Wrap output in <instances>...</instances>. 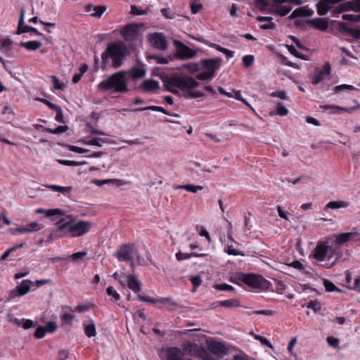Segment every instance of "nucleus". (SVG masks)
I'll use <instances>...</instances> for the list:
<instances>
[{
    "mask_svg": "<svg viewBox=\"0 0 360 360\" xmlns=\"http://www.w3.org/2000/svg\"><path fill=\"white\" fill-rule=\"evenodd\" d=\"M50 77L53 82V87L55 89L62 90L63 89V85L60 82V80L58 77L54 75H52Z\"/></svg>",
    "mask_w": 360,
    "mask_h": 360,
    "instance_id": "69168bd1",
    "label": "nucleus"
},
{
    "mask_svg": "<svg viewBox=\"0 0 360 360\" xmlns=\"http://www.w3.org/2000/svg\"><path fill=\"white\" fill-rule=\"evenodd\" d=\"M160 87L158 82L153 79H146L141 84V88L146 92L154 91Z\"/></svg>",
    "mask_w": 360,
    "mask_h": 360,
    "instance_id": "cd10ccee",
    "label": "nucleus"
},
{
    "mask_svg": "<svg viewBox=\"0 0 360 360\" xmlns=\"http://www.w3.org/2000/svg\"><path fill=\"white\" fill-rule=\"evenodd\" d=\"M311 24L316 29L325 31L328 27V23L326 20L322 18H316L311 21Z\"/></svg>",
    "mask_w": 360,
    "mask_h": 360,
    "instance_id": "e433bc0d",
    "label": "nucleus"
},
{
    "mask_svg": "<svg viewBox=\"0 0 360 360\" xmlns=\"http://www.w3.org/2000/svg\"><path fill=\"white\" fill-rule=\"evenodd\" d=\"M35 212L37 214H44L47 217H52L53 221H56L57 219H60V221H61L64 216V212L60 209L46 210L43 208H38L36 210Z\"/></svg>",
    "mask_w": 360,
    "mask_h": 360,
    "instance_id": "6ab92c4d",
    "label": "nucleus"
},
{
    "mask_svg": "<svg viewBox=\"0 0 360 360\" xmlns=\"http://www.w3.org/2000/svg\"><path fill=\"white\" fill-rule=\"evenodd\" d=\"M228 240L231 241V244H227L226 248H225V251L227 254L234 255V256H244V254L236 249L233 247V243H236L232 236H229Z\"/></svg>",
    "mask_w": 360,
    "mask_h": 360,
    "instance_id": "7c9ffc66",
    "label": "nucleus"
},
{
    "mask_svg": "<svg viewBox=\"0 0 360 360\" xmlns=\"http://www.w3.org/2000/svg\"><path fill=\"white\" fill-rule=\"evenodd\" d=\"M195 357H198L201 359L202 360H211V357L205 347H204L202 345H198L195 354L194 356Z\"/></svg>",
    "mask_w": 360,
    "mask_h": 360,
    "instance_id": "c9c22d12",
    "label": "nucleus"
},
{
    "mask_svg": "<svg viewBox=\"0 0 360 360\" xmlns=\"http://www.w3.org/2000/svg\"><path fill=\"white\" fill-rule=\"evenodd\" d=\"M326 341L330 346L334 348H337L340 344L339 340L337 338L334 337H328L326 338Z\"/></svg>",
    "mask_w": 360,
    "mask_h": 360,
    "instance_id": "e2e57ef3",
    "label": "nucleus"
},
{
    "mask_svg": "<svg viewBox=\"0 0 360 360\" xmlns=\"http://www.w3.org/2000/svg\"><path fill=\"white\" fill-rule=\"evenodd\" d=\"M336 4L333 0H320L316 4L317 13L320 15H326Z\"/></svg>",
    "mask_w": 360,
    "mask_h": 360,
    "instance_id": "b1692460",
    "label": "nucleus"
},
{
    "mask_svg": "<svg viewBox=\"0 0 360 360\" xmlns=\"http://www.w3.org/2000/svg\"><path fill=\"white\" fill-rule=\"evenodd\" d=\"M288 113V110L280 102L277 103L276 114L280 116H285Z\"/></svg>",
    "mask_w": 360,
    "mask_h": 360,
    "instance_id": "864d4df0",
    "label": "nucleus"
},
{
    "mask_svg": "<svg viewBox=\"0 0 360 360\" xmlns=\"http://www.w3.org/2000/svg\"><path fill=\"white\" fill-rule=\"evenodd\" d=\"M148 40L152 46L160 50L167 48V41L164 35L161 33H153L148 35Z\"/></svg>",
    "mask_w": 360,
    "mask_h": 360,
    "instance_id": "2eb2a0df",
    "label": "nucleus"
},
{
    "mask_svg": "<svg viewBox=\"0 0 360 360\" xmlns=\"http://www.w3.org/2000/svg\"><path fill=\"white\" fill-rule=\"evenodd\" d=\"M68 130L67 126H58L56 129L44 128V131L51 134H61Z\"/></svg>",
    "mask_w": 360,
    "mask_h": 360,
    "instance_id": "a18cd8bd",
    "label": "nucleus"
},
{
    "mask_svg": "<svg viewBox=\"0 0 360 360\" xmlns=\"http://www.w3.org/2000/svg\"><path fill=\"white\" fill-rule=\"evenodd\" d=\"M349 202L345 200L330 201L326 205V208L337 210L340 208H346L349 206Z\"/></svg>",
    "mask_w": 360,
    "mask_h": 360,
    "instance_id": "473e14b6",
    "label": "nucleus"
},
{
    "mask_svg": "<svg viewBox=\"0 0 360 360\" xmlns=\"http://www.w3.org/2000/svg\"><path fill=\"white\" fill-rule=\"evenodd\" d=\"M106 8L103 6H94L88 4L85 6V11L89 13L90 15L95 18H100L105 11Z\"/></svg>",
    "mask_w": 360,
    "mask_h": 360,
    "instance_id": "393cba45",
    "label": "nucleus"
},
{
    "mask_svg": "<svg viewBox=\"0 0 360 360\" xmlns=\"http://www.w3.org/2000/svg\"><path fill=\"white\" fill-rule=\"evenodd\" d=\"M160 303L167 306L169 310H174L178 307V304L171 297L160 298L158 299Z\"/></svg>",
    "mask_w": 360,
    "mask_h": 360,
    "instance_id": "4c0bfd02",
    "label": "nucleus"
},
{
    "mask_svg": "<svg viewBox=\"0 0 360 360\" xmlns=\"http://www.w3.org/2000/svg\"><path fill=\"white\" fill-rule=\"evenodd\" d=\"M358 236L359 233L356 231L340 233L335 236V243L339 246H342L349 241L355 242L359 240Z\"/></svg>",
    "mask_w": 360,
    "mask_h": 360,
    "instance_id": "4468645a",
    "label": "nucleus"
},
{
    "mask_svg": "<svg viewBox=\"0 0 360 360\" xmlns=\"http://www.w3.org/2000/svg\"><path fill=\"white\" fill-rule=\"evenodd\" d=\"M57 162L60 165L70 166V167H76V166L84 165L85 163L84 162H79L72 161V160H60V159L57 160Z\"/></svg>",
    "mask_w": 360,
    "mask_h": 360,
    "instance_id": "de8ad7c7",
    "label": "nucleus"
},
{
    "mask_svg": "<svg viewBox=\"0 0 360 360\" xmlns=\"http://www.w3.org/2000/svg\"><path fill=\"white\" fill-rule=\"evenodd\" d=\"M183 68H185L187 70V71L191 74H194L195 72H197L200 70V66L196 63H188L182 65L181 66Z\"/></svg>",
    "mask_w": 360,
    "mask_h": 360,
    "instance_id": "79ce46f5",
    "label": "nucleus"
},
{
    "mask_svg": "<svg viewBox=\"0 0 360 360\" xmlns=\"http://www.w3.org/2000/svg\"><path fill=\"white\" fill-rule=\"evenodd\" d=\"M98 88L105 91L113 90L117 93L127 92L128 86L125 72L120 71L110 75L108 78L100 82Z\"/></svg>",
    "mask_w": 360,
    "mask_h": 360,
    "instance_id": "20e7f679",
    "label": "nucleus"
},
{
    "mask_svg": "<svg viewBox=\"0 0 360 360\" xmlns=\"http://www.w3.org/2000/svg\"><path fill=\"white\" fill-rule=\"evenodd\" d=\"M174 45L177 47V56L180 59H190L196 56V51L179 41H174Z\"/></svg>",
    "mask_w": 360,
    "mask_h": 360,
    "instance_id": "ddd939ff",
    "label": "nucleus"
},
{
    "mask_svg": "<svg viewBox=\"0 0 360 360\" xmlns=\"http://www.w3.org/2000/svg\"><path fill=\"white\" fill-rule=\"evenodd\" d=\"M141 24L131 23L123 27L120 30L122 37L126 41H132L140 35Z\"/></svg>",
    "mask_w": 360,
    "mask_h": 360,
    "instance_id": "1a4fd4ad",
    "label": "nucleus"
},
{
    "mask_svg": "<svg viewBox=\"0 0 360 360\" xmlns=\"http://www.w3.org/2000/svg\"><path fill=\"white\" fill-rule=\"evenodd\" d=\"M86 251H81L72 254L70 255V257H71L74 262H77L79 259H83L85 256H86Z\"/></svg>",
    "mask_w": 360,
    "mask_h": 360,
    "instance_id": "6e6d98bb",
    "label": "nucleus"
},
{
    "mask_svg": "<svg viewBox=\"0 0 360 360\" xmlns=\"http://www.w3.org/2000/svg\"><path fill=\"white\" fill-rule=\"evenodd\" d=\"M245 274L242 272H238L233 276H231L230 281L234 283H236L238 285H242V283L245 284Z\"/></svg>",
    "mask_w": 360,
    "mask_h": 360,
    "instance_id": "ea45409f",
    "label": "nucleus"
},
{
    "mask_svg": "<svg viewBox=\"0 0 360 360\" xmlns=\"http://www.w3.org/2000/svg\"><path fill=\"white\" fill-rule=\"evenodd\" d=\"M320 108L323 112H327L330 115H339L342 112L352 113L354 111V108H347L335 105H321Z\"/></svg>",
    "mask_w": 360,
    "mask_h": 360,
    "instance_id": "aec40b11",
    "label": "nucleus"
},
{
    "mask_svg": "<svg viewBox=\"0 0 360 360\" xmlns=\"http://www.w3.org/2000/svg\"><path fill=\"white\" fill-rule=\"evenodd\" d=\"M338 255L327 243H319L312 252L313 257L317 261L324 262L322 265L326 269H330L334 266Z\"/></svg>",
    "mask_w": 360,
    "mask_h": 360,
    "instance_id": "f03ea898",
    "label": "nucleus"
},
{
    "mask_svg": "<svg viewBox=\"0 0 360 360\" xmlns=\"http://www.w3.org/2000/svg\"><path fill=\"white\" fill-rule=\"evenodd\" d=\"M218 306L226 307L229 308L237 307L240 306V303L236 300H227L223 301H219L217 302Z\"/></svg>",
    "mask_w": 360,
    "mask_h": 360,
    "instance_id": "a19ab883",
    "label": "nucleus"
},
{
    "mask_svg": "<svg viewBox=\"0 0 360 360\" xmlns=\"http://www.w3.org/2000/svg\"><path fill=\"white\" fill-rule=\"evenodd\" d=\"M342 19L350 22H359L360 15L343 14L342 15Z\"/></svg>",
    "mask_w": 360,
    "mask_h": 360,
    "instance_id": "8fccbe9b",
    "label": "nucleus"
},
{
    "mask_svg": "<svg viewBox=\"0 0 360 360\" xmlns=\"http://www.w3.org/2000/svg\"><path fill=\"white\" fill-rule=\"evenodd\" d=\"M40 101L41 102H43L44 104H46L51 109L54 110L56 112L61 113V108L58 105L51 103L49 101H48L45 98L40 99Z\"/></svg>",
    "mask_w": 360,
    "mask_h": 360,
    "instance_id": "bf43d9fd",
    "label": "nucleus"
},
{
    "mask_svg": "<svg viewBox=\"0 0 360 360\" xmlns=\"http://www.w3.org/2000/svg\"><path fill=\"white\" fill-rule=\"evenodd\" d=\"M20 46L26 49L28 51H36L41 46V43L39 41H29L25 42H20Z\"/></svg>",
    "mask_w": 360,
    "mask_h": 360,
    "instance_id": "72a5a7b5",
    "label": "nucleus"
},
{
    "mask_svg": "<svg viewBox=\"0 0 360 360\" xmlns=\"http://www.w3.org/2000/svg\"><path fill=\"white\" fill-rule=\"evenodd\" d=\"M151 110L153 111L161 112L165 115H169L168 112H167V110H165L162 107L155 106V105H150V106L143 108L135 109L133 111L134 112H139V111H144V110Z\"/></svg>",
    "mask_w": 360,
    "mask_h": 360,
    "instance_id": "37998d69",
    "label": "nucleus"
},
{
    "mask_svg": "<svg viewBox=\"0 0 360 360\" xmlns=\"http://www.w3.org/2000/svg\"><path fill=\"white\" fill-rule=\"evenodd\" d=\"M245 284L253 289L261 290L267 288L269 282L262 275L245 274Z\"/></svg>",
    "mask_w": 360,
    "mask_h": 360,
    "instance_id": "0eeeda50",
    "label": "nucleus"
},
{
    "mask_svg": "<svg viewBox=\"0 0 360 360\" xmlns=\"http://www.w3.org/2000/svg\"><path fill=\"white\" fill-rule=\"evenodd\" d=\"M68 148L72 151L79 154L86 153L89 152V150L87 148H80L78 146H72V145H67Z\"/></svg>",
    "mask_w": 360,
    "mask_h": 360,
    "instance_id": "3c124183",
    "label": "nucleus"
},
{
    "mask_svg": "<svg viewBox=\"0 0 360 360\" xmlns=\"http://www.w3.org/2000/svg\"><path fill=\"white\" fill-rule=\"evenodd\" d=\"M210 351L215 354H224L226 352L225 346L219 342H212L210 344Z\"/></svg>",
    "mask_w": 360,
    "mask_h": 360,
    "instance_id": "2f4dec72",
    "label": "nucleus"
},
{
    "mask_svg": "<svg viewBox=\"0 0 360 360\" xmlns=\"http://www.w3.org/2000/svg\"><path fill=\"white\" fill-rule=\"evenodd\" d=\"M32 285L33 282L31 280H23L20 285L11 291L10 296L12 298L23 296L30 292Z\"/></svg>",
    "mask_w": 360,
    "mask_h": 360,
    "instance_id": "9b49d317",
    "label": "nucleus"
},
{
    "mask_svg": "<svg viewBox=\"0 0 360 360\" xmlns=\"http://www.w3.org/2000/svg\"><path fill=\"white\" fill-rule=\"evenodd\" d=\"M92 184L98 186H103L105 184H113L116 186L117 187L124 186L127 184H129L130 182L127 181L124 179H93L91 181Z\"/></svg>",
    "mask_w": 360,
    "mask_h": 360,
    "instance_id": "4be33fe9",
    "label": "nucleus"
},
{
    "mask_svg": "<svg viewBox=\"0 0 360 360\" xmlns=\"http://www.w3.org/2000/svg\"><path fill=\"white\" fill-rule=\"evenodd\" d=\"M25 10H20V18L18 22V27L17 34H20L26 32H33L36 35H40L41 33L34 27L28 26L24 23V18H25Z\"/></svg>",
    "mask_w": 360,
    "mask_h": 360,
    "instance_id": "f3484780",
    "label": "nucleus"
},
{
    "mask_svg": "<svg viewBox=\"0 0 360 360\" xmlns=\"http://www.w3.org/2000/svg\"><path fill=\"white\" fill-rule=\"evenodd\" d=\"M174 188L175 190L184 189L188 192H190L192 193H196L198 191L203 190L204 187L202 186H200V185L184 184V185L174 186Z\"/></svg>",
    "mask_w": 360,
    "mask_h": 360,
    "instance_id": "c85d7f7f",
    "label": "nucleus"
},
{
    "mask_svg": "<svg viewBox=\"0 0 360 360\" xmlns=\"http://www.w3.org/2000/svg\"><path fill=\"white\" fill-rule=\"evenodd\" d=\"M201 64L203 70L196 75V79L199 80H209L214 76L216 71L219 68L221 59L202 60Z\"/></svg>",
    "mask_w": 360,
    "mask_h": 360,
    "instance_id": "423d86ee",
    "label": "nucleus"
},
{
    "mask_svg": "<svg viewBox=\"0 0 360 360\" xmlns=\"http://www.w3.org/2000/svg\"><path fill=\"white\" fill-rule=\"evenodd\" d=\"M199 345L193 342H186L184 344L182 351H184V355L188 354L194 356Z\"/></svg>",
    "mask_w": 360,
    "mask_h": 360,
    "instance_id": "c756f323",
    "label": "nucleus"
},
{
    "mask_svg": "<svg viewBox=\"0 0 360 360\" xmlns=\"http://www.w3.org/2000/svg\"><path fill=\"white\" fill-rule=\"evenodd\" d=\"M46 333V331L44 326H39L34 332V336L37 339H41L44 337Z\"/></svg>",
    "mask_w": 360,
    "mask_h": 360,
    "instance_id": "13d9d810",
    "label": "nucleus"
},
{
    "mask_svg": "<svg viewBox=\"0 0 360 360\" xmlns=\"http://www.w3.org/2000/svg\"><path fill=\"white\" fill-rule=\"evenodd\" d=\"M129 53L126 44L122 41H117L108 44L107 49L102 54V59L105 60L108 56L112 60V65L118 68L122 65L124 57Z\"/></svg>",
    "mask_w": 360,
    "mask_h": 360,
    "instance_id": "39448f33",
    "label": "nucleus"
},
{
    "mask_svg": "<svg viewBox=\"0 0 360 360\" xmlns=\"http://www.w3.org/2000/svg\"><path fill=\"white\" fill-rule=\"evenodd\" d=\"M254 62V57L252 55H246L243 57V63L244 66L249 67Z\"/></svg>",
    "mask_w": 360,
    "mask_h": 360,
    "instance_id": "0e129e2a",
    "label": "nucleus"
},
{
    "mask_svg": "<svg viewBox=\"0 0 360 360\" xmlns=\"http://www.w3.org/2000/svg\"><path fill=\"white\" fill-rule=\"evenodd\" d=\"M306 15L305 11L302 8L295 10L290 15V19Z\"/></svg>",
    "mask_w": 360,
    "mask_h": 360,
    "instance_id": "052dcab7",
    "label": "nucleus"
},
{
    "mask_svg": "<svg viewBox=\"0 0 360 360\" xmlns=\"http://www.w3.org/2000/svg\"><path fill=\"white\" fill-rule=\"evenodd\" d=\"M106 293L108 296L112 297V299H113L115 301H118L120 299V294L112 286H110L107 288Z\"/></svg>",
    "mask_w": 360,
    "mask_h": 360,
    "instance_id": "49530a36",
    "label": "nucleus"
},
{
    "mask_svg": "<svg viewBox=\"0 0 360 360\" xmlns=\"http://www.w3.org/2000/svg\"><path fill=\"white\" fill-rule=\"evenodd\" d=\"M336 11L338 13L345 11L360 12V0H351L339 5Z\"/></svg>",
    "mask_w": 360,
    "mask_h": 360,
    "instance_id": "dca6fc26",
    "label": "nucleus"
},
{
    "mask_svg": "<svg viewBox=\"0 0 360 360\" xmlns=\"http://www.w3.org/2000/svg\"><path fill=\"white\" fill-rule=\"evenodd\" d=\"M253 337L255 340H258L262 345L267 346L268 347L270 348H273L272 345L266 338L258 335H253Z\"/></svg>",
    "mask_w": 360,
    "mask_h": 360,
    "instance_id": "5fc2aeb1",
    "label": "nucleus"
},
{
    "mask_svg": "<svg viewBox=\"0 0 360 360\" xmlns=\"http://www.w3.org/2000/svg\"><path fill=\"white\" fill-rule=\"evenodd\" d=\"M294 4L299 6L302 4V0H275L274 4L272 6L271 11L277 13L279 16L286 15L290 11L291 7L285 5V4Z\"/></svg>",
    "mask_w": 360,
    "mask_h": 360,
    "instance_id": "6e6552de",
    "label": "nucleus"
},
{
    "mask_svg": "<svg viewBox=\"0 0 360 360\" xmlns=\"http://www.w3.org/2000/svg\"><path fill=\"white\" fill-rule=\"evenodd\" d=\"M146 74V71L144 69L141 68H135L132 70L131 77L133 79H139L143 77Z\"/></svg>",
    "mask_w": 360,
    "mask_h": 360,
    "instance_id": "09e8293b",
    "label": "nucleus"
},
{
    "mask_svg": "<svg viewBox=\"0 0 360 360\" xmlns=\"http://www.w3.org/2000/svg\"><path fill=\"white\" fill-rule=\"evenodd\" d=\"M45 186L55 192H58L63 194L70 193L72 191V187L71 186H61L55 184H48Z\"/></svg>",
    "mask_w": 360,
    "mask_h": 360,
    "instance_id": "f704fd0d",
    "label": "nucleus"
},
{
    "mask_svg": "<svg viewBox=\"0 0 360 360\" xmlns=\"http://www.w3.org/2000/svg\"><path fill=\"white\" fill-rule=\"evenodd\" d=\"M132 246L124 245L120 247L115 256L119 261H129L132 259Z\"/></svg>",
    "mask_w": 360,
    "mask_h": 360,
    "instance_id": "a211bd4d",
    "label": "nucleus"
},
{
    "mask_svg": "<svg viewBox=\"0 0 360 360\" xmlns=\"http://www.w3.org/2000/svg\"><path fill=\"white\" fill-rule=\"evenodd\" d=\"M127 286L134 292H139L141 291V283L134 274H129L127 276Z\"/></svg>",
    "mask_w": 360,
    "mask_h": 360,
    "instance_id": "a878e982",
    "label": "nucleus"
},
{
    "mask_svg": "<svg viewBox=\"0 0 360 360\" xmlns=\"http://www.w3.org/2000/svg\"><path fill=\"white\" fill-rule=\"evenodd\" d=\"M78 143H82L83 145L86 146H93L96 147H102L103 143H112V141H111L108 138H94V139H79Z\"/></svg>",
    "mask_w": 360,
    "mask_h": 360,
    "instance_id": "412c9836",
    "label": "nucleus"
},
{
    "mask_svg": "<svg viewBox=\"0 0 360 360\" xmlns=\"http://www.w3.org/2000/svg\"><path fill=\"white\" fill-rule=\"evenodd\" d=\"M288 266L300 271H303L304 269L303 264L298 260L292 261L288 264Z\"/></svg>",
    "mask_w": 360,
    "mask_h": 360,
    "instance_id": "774afa93",
    "label": "nucleus"
},
{
    "mask_svg": "<svg viewBox=\"0 0 360 360\" xmlns=\"http://www.w3.org/2000/svg\"><path fill=\"white\" fill-rule=\"evenodd\" d=\"M84 329L86 335L89 338L94 337L96 335V326L93 323H84Z\"/></svg>",
    "mask_w": 360,
    "mask_h": 360,
    "instance_id": "58836bf2",
    "label": "nucleus"
},
{
    "mask_svg": "<svg viewBox=\"0 0 360 360\" xmlns=\"http://www.w3.org/2000/svg\"><path fill=\"white\" fill-rule=\"evenodd\" d=\"M163 82L168 91L183 96L187 99L202 98L205 95L198 89V82L189 76L174 74L165 78Z\"/></svg>",
    "mask_w": 360,
    "mask_h": 360,
    "instance_id": "f257e3e1",
    "label": "nucleus"
},
{
    "mask_svg": "<svg viewBox=\"0 0 360 360\" xmlns=\"http://www.w3.org/2000/svg\"><path fill=\"white\" fill-rule=\"evenodd\" d=\"M288 49L295 57L302 60H307L306 57L303 54L300 53L293 46H288Z\"/></svg>",
    "mask_w": 360,
    "mask_h": 360,
    "instance_id": "4d7b16f0",
    "label": "nucleus"
},
{
    "mask_svg": "<svg viewBox=\"0 0 360 360\" xmlns=\"http://www.w3.org/2000/svg\"><path fill=\"white\" fill-rule=\"evenodd\" d=\"M205 254H195V253H190V254H185L182 253L181 252H179L176 254V259L179 261L189 259L191 257H204Z\"/></svg>",
    "mask_w": 360,
    "mask_h": 360,
    "instance_id": "c03bdc74",
    "label": "nucleus"
},
{
    "mask_svg": "<svg viewBox=\"0 0 360 360\" xmlns=\"http://www.w3.org/2000/svg\"><path fill=\"white\" fill-rule=\"evenodd\" d=\"M46 333H53L56 330L57 325L53 321H49L45 326Z\"/></svg>",
    "mask_w": 360,
    "mask_h": 360,
    "instance_id": "338daca9",
    "label": "nucleus"
},
{
    "mask_svg": "<svg viewBox=\"0 0 360 360\" xmlns=\"http://www.w3.org/2000/svg\"><path fill=\"white\" fill-rule=\"evenodd\" d=\"M42 229L41 224L38 221H30L25 226H18L15 229V231L20 233H27L38 231Z\"/></svg>",
    "mask_w": 360,
    "mask_h": 360,
    "instance_id": "5701e85b",
    "label": "nucleus"
},
{
    "mask_svg": "<svg viewBox=\"0 0 360 360\" xmlns=\"http://www.w3.org/2000/svg\"><path fill=\"white\" fill-rule=\"evenodd\" d=\"M270 96L271 97H277L283 100H287L288 96H286V92L284 91H276L274 92L271 93Z\"/></svg>",
    "mask_w": 360,
    "mask_h": 360,
    "instance_id": "680f3d73",
    "label": "nucleus"
},
{
    "mask_svg": "<svg viewBox=\"0 0 360 360\" xmlns=\"http://www.w3.org/2000/svg\"><path fill=\"white\" fill-rule=\"evenodd\" d=\"M160 356L162 360H185L184 351L178 347L162 349Z\"/></svg>",
    "mask_w": 360,
    "mask_h": 360,
    "instance_id": "9d476101",
    "label": "nucleus"
},
{
    "mask_svg": "<svg viewBox=\"0 0 360 360\" xmlns=\"http://www.w3.org/2000/svg\"><path fill=\"white\" fill-rule=\"evenodd\" d=\"M92 228L89 221L70 219L63 224L58 226V230L76 238L87 233Z\"/></svg>",
    "mask_w": 360,
    "mask_h": 360,
    "instance_id": "7ed1b4c3",
    "label": "nucleus"
},
{
    "mask_svg": "<svg viewBox=\"0 0 360 360\" xmlns=\"http://www.w3.org/2000/svg\"><path fill=\"white\" fill-rule=\"evenodd\" d=\"M324 287L328 292L340 291V290L330 281H323Z\"/></svg>",
    "mask_w": 360,
    "mask_h": 360,
    "instance_id": "603ef678",
    "label": "nucleus"
},
{
    "mask_svg": "<svg viewBox=\"0 0 360 360\" xmlns=\"http://www.w3.org/2000/svg\"><path fill=\"white\" fill-rule=\"evenodd\" d=\"M330 65L328 63H326L322 68H316L311 77V83L316 85L323 81L330 74Z\"/></svg>",
    "mask_w": 360,
    "mask_h": 360,
    "instance_id": "f8f14e48",
    "label": "nucleus"
},
{
    "mask_svg": "<svg viewBox=\"0 0 360 360\" xmlns=\"http://www.w3.org/2000/svg\"><path fill=\"white\" fill-rule=\"evenodd\" d=\"M274 3L275 0H257L256 6L262 11H266L268 13L277 15V13L271 11V7Z\"/></svg>",
    "mask_w": 360,
    "mask_h": 360,
    "instance_id": "bb28decb",
    "label": "nucleus"
}]
</instances>
